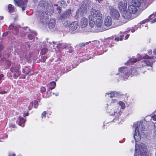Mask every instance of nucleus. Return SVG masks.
Masks as SVG:
<instances>
[{"label":"nucleus","instance_id":"e433bc0d","mask_svg":"<svg viewBox=\"0 0 156 156\" xmlns=\"http://www.w3.org/2000/svg\"><path fill=\"white\" fill-rule=\"evenodd\" d=\"M28 38L30 40H32L34 36L31 34H29L28 35Z\"/></svg>","mask_w":156,"mask_h":156},{"label":"nucleus","instance_id":"5fc2aeb1","mask_svg":"<svg viewBox=\"0 0 156 156\" xmlns=\"http://www.w3.org/2000/svg\"><path fill=\"white\" fill-rule=\"evenodd\" d=\"M73 52V50L72 49H70L69 51V53H71Z\"/></svg>","mask_w":156,"mask_h":156},{"label":"nucleus","instance_id":"6ab92c4d","mask_svg":"<svg viewBox=\"0 0 156 156\" xmlns=\"http://www.w3.org/2000/svg\"><path fill=\"white\" fill-rule=\"evenodd\" d=\"M80 25L82 27H87L88 24V21L87 18H83L80 21Z\"/></svg>","mask_w":156,"mask_h":156},{"label":"nucleus","instance_id":"864d4df0","mask_svg":"<svg viewBox=\"0 0 156 156\" xmlns=\"http://www.w3.org/2000/svg\"><path fill=\"white\" fill-rule=\"evenodd\" d=\"M96 1H98V2L100 3L101 2L103 1V0H96Z\"/></svg>","mask_w":156,"mask_h":156},{"label":"nucleus","instance_id":"0e129e2a","mask_svg":"<svg viewBox=\"0 0 156 156\" xmlns=\"http://www.w3.org/2000/svg\"><path fill=\"white\" fill-rule=\"evenodd\" d=\"M28 115V113H27L26 115V116H27Z\"/></svg>","mask_w":156,"mask_h":156},{"label":"nucleus","instance_id":"cd10ccee","mask_svg":"<svg viewBox=\"0 0 156 156\" xmlns=\"http://www.w3.org/2000/svg\"><path fill=\"white\" fill-rule=\"evenodd\" d=\"M140 28L141 27L140 25H137L136 27H135V28H132V29H130L129 30H131V32L132 33H133L136 30H137L138 28Z\"/></svg>","mask_w":156,"mask_h":156},{"label":"nucleus","instance_id":"20e7f679","mask_svg":"<svg viewBox=\"0 0 156 156\" xmlns=\"http://www.w3.org/2000/svg\"><path fill=\"white\" fill-rule=\"evenodd\" d=\"M89 19L90 26L91 27H93L95 25L94 19H102V15L99 10L92 9L89 16Z\"/></svg>","mask_w":156,"mask_h":156},{"label":"nucleus","instance_id":"39448f33","mask_svg":"<svg viewBox=\"0 0 156 156\" xmlns=\"http://www.w3.org/2000/svg\"><path fill=\"white\" fill-rule=\"evenodd\" d=\"M95 23V26L92 27L93 29L92 30L93 32H100L105 30V29L102 27L103 21L102 19H99L96 20Z\"/></svg>","mask_w":156,"mask_h":156},{"label":"nucleus","instance_id":"9d476101","mask_svg":"<svg viewBox=\"0 0 156 156\" xmlns=\"http://www.w3.org/2000/svg\"><path fill=\"white\" fill-rule=\"evenodd\" d=\"M110 14L112 17L115 19L118 20L120 16V14L118 11L112 6H110Z\"/></svg>","mask_w":156,"mask_h":156},{"label":"nucleus","instance_id":"f257e3e1","mask_svg":"<svg viewBox=\"0 0 156 156\" xmlns=\"http://www.w3.org/2000/svg\"><path fill=\"white\" fill-rule=\"evenodd\" d=\"M146 0H131L130 5L129 6L128 10L124 14V18L129 19L132 16V14L135 13L138 9L143 10L147 8L146 5Z\"/></svg>","mask_w":156,"mask_h":156},{"label":"nucleus","instance_id":"473e14b6","mask_svg":"<svg viewBox=\"0 0 156 156\" xmlns=\"http://www.w3.org/2000/svg\"><path fill=\"white\" fill-rule=\"evenodd\" d=\"M123 36H122L121 35L120 36V37H117L115 38V41H119V40L121 41L122 40V37Z\"/></svg>","mask_w":156,"mask_h":156},{"label":"nucleus","instance_id":"4d7b16f0","mask_svg":"<svg viewBox=\"0 0 156 156\" xmlns=\"http://www.w3.org/2000/svg\"><path fill=\"white\" fill-rule=\"evenodd\" d=\"M145 21H143L141 22L140 24H142L143 23H144Z\"/></svg>","mask_w":156,"mask_h":156},{"label":"nucleus","instance_id":"4c0bfd02","mask_svg":"<svg viewBox=\"0 0 156 156\" xmlns=\"http://www.w3.org/2000/svg\"><path fill=\"white\" fill-rule=\"evenodd\" d=\"M151 119H152L153 120L156 121V115L155 114L152 115L151 117Z\"/></svg>","mask_w":156,"mask_h":156},{"label":"nucleus","instance_id":"393cba45","mask_svg":"<svg viewBox=\"0 0 156 156\" xmlns=\"http://www.w3.org/2000/svg\"><path fill=\"white\" fill-rule=\"evenodd\" d=\"M60 5L63 8H65L66 6V4L64 0L60 1L58 2Z\"/></svg>","mask_w":156,"mask_h":156},{"label":"nucleus","instance_id":"ddd939ff","mask_svg":"<svg viewBox=\"0 0 156 156\" xmlns=\"http://www.w3.org/2000/svg\"><path fill=\"white\" fill-rule=\"evenodd\" d=\"M71 11L69 9H68L64 12L59 17L60 20H63L68 18L71 14Z\"/></svg>","mask_w":156,"mask_h":156},{"label":"nucleus","instance_id":"5701e85b","mask_svg":"<svg viewBox=\"0 0 156 156\" xmlns=\"http://www.w3.org/2000/svg\"><path fill=\"white\" fill-rule=\"evenodd\" d=\"M8 8L9 11L10 12L12 13L15 12L14 6L11 4H9L8 5Z\"/></svg>","mask_w":156,"mask_h":156},{"label":"nucleus","instance_id":"6e6552de","mask_svg":"<svg viewBox=\"0 0 156 156\" xmlns=\"http://www.w3.org/2000/svg\"><path fill=\"white\" fill-rule=\"evenodd\" d=\"M36 15H37V17L40 21L41 23H44L47 22L48 18L47 17V15L45 12H40L37 11L36 13Z\"/></svg>","mask_w":156,"mask_h":156},{"label":"nucleus","instance_id":"58836bf2","mask_svg":"<svg viewBox=\"0 0 156 156\" xmlns=\"http://www.w3.org/2000/svg\"><path fill=\"white\" fill-rule=\"evenodd\" d=\"M46 111L42 113L41 117H42V118H43V116H44V118L45 117V116H46Z\"/></svg>","mask_w":156,"mask_h":156},{"label":"nucleus","instance_id":"6e6d98bb","mask_svg":"<svg viewBox=\"0 0 156 156\" xmlns=\"http://www.w3.org/2000/svg\"><path fill=\"white\" fill-rule=\"evenodd\" d=\"M92 42L94 43H97L98 42V41H93Z\"/></svg>","mask_w":156,"mask_h":156},{"label":"nucleus","instance_id":"c85d7f7f","mask_svg":"<svg viewBox=\"0 0 156 156\" xmlns=\"http://www.w3.org/2000/svg\"><path fill=\"white\" fill-rule=\"evenodd\" d=\"M70 24V22L68 21H65L63 23L64 25L66 27H69Z\"/></svg>","mask_w":156,"mask_h":156},{"label":"nucleus","instance_id":"f03ea898","mask_svg":"<svg viewBox=\"0 0 156 156\" xmlns=\"http://www.w3.org/2000/svg\"><path fill=\"white\" fill-rule=\"evenodd\" d=\"M135 133L133 137L136 141H138L140 140L141 136H144L145 135L146 133L145 127L142 125L141 122H138L136 124L134 123Z\"/></svg>","mask_w":156,"mask_h":156},{"label":"nucleus","instance_id":"69168bd1","mask_svg":"<svg viewBox=\"0 0 156 156\" xmlns=\"http://www.w3.org/2000/svg\"><path fill=\"white\" fill-rule=\"evenodd\" d=\"M153 14H152L150 16V17H151V16H152Z\"/></svg>","mask_w":156,"mask_h":156},{"label":"nucleus","instance_id":"72a5a7b5","mask_svg":"<svg viewBox=\"0 0 156 156\" xmlns=\"http://www.w3.org/2000/svg\"><path fill=\"white\" fill-rule=\"evenodd\" d=\"M90 41H89V42H87L86 43H80L79 44V45L80 47H84L85 46L86 44H88L89 43H90Z\"/></svg>","mask_w":156,"mask_h":156},{"label":"nucleus","instance_id":"0eeeda50","mask_svg":"<svg viewBox=\"0 0 156 156\" xmlns=\"http://www.w3.org/2000/svg\"><path fill=\"white\" fill-rule=\"evenodd\" d=\"M127 2L126 1H120L119 2L118 4V8L122 13L123 17H124V14L126 12V10L127 8Z\"/></svg>","mask_w":156,"mask_h":156},{"label":"nucleus","instance_id":"412c9836","mask_svg":"<svg viewBox=\"0 0 156 156\" xmlns=\"http://www.w3.org/2000/svg\"><path fill=\"white\" fill-rule=\"evenodd\" d=\"M57 47L58 48H70L71 46V44H64L63 45L62 44H58Z\"/></svg>","mask_w":156,"mask_h":156},{"label":"nucleus","instance_id":"052dcab7","mask_svg":"<svg viewBox=\"0 0 156 156\" xmlns=\"http://www.w3.org/2000/svg\"><path fill=\"white\" fill-rule=\"evenodd\" d=\"M35 35H37V33L36 32H34V33H33Z\"/></svg>","mask_w":156,"mask_h":156},{"label":"nucleus","instance_id":"c9c22d12","mask_svg":"<svg viewBox=\"0 0 156 156\" xmlns=\"http://www.w3.org/2000/svg\"><path fill=\"white\" fill-rule=\"evenodd\" d=\"M117 100L115 98H112L111 99V103L112 104H114L117 102Z\"/></svg>","mask_w":156,"mask_h":156},{"label":"nucleus","instance_id":"8fccbe9b","mask_svg":"<svg viewBox=\"0 0 156 156\" xmlns=\"http://www.w3.org/2000/svg\"><path fill=\"white\" fill-rule=\"evenodd\" d=\"M129 34H127L126 37H125V40H126L129 37Z\"/></svg>","mask_w":156,"mask_h":156},{"label":"nucleus","instance_id":"c756f323","mask_svg":"<svg viewBox=\"0 0 156 156\" xmlns=\"http://www.w3.org/2000/svg\"><path fill=\"white\" fill-rule=\"evenodd\" d=\"M140 58H139L138 59H137L135 58H132L130 59V61L133 63L137 61L140 60Z\"/></svg>","mask_w":156,"mask_h":156},{"label":"nucleus","instance_id":"e2e57ef3","mask_svg":"<svg viewBox=\"0 0 156 156\" xmlns=\"http://www.w3.org/2000/svg\"><path fill=\"white\" fill-rule=\"evenodd\" d=\"M113 46V45H112V44H111L110 46H109V47H112Z\"/></svg>","mask_w":156,"mask_h":156},{"label":"nucleus","instance_id":"a18cd8bd","mask_svg":"<svg viewBox=\"0 0 156 156\" xmlns=\"http://www.w3.org/2000/svg\"><path fill=\"white\" fill-rule=\"evenodd\" d=\"M148 53L149 55H151L152 53V50H149L148 51Z\"/></svg>","mask_w":156,"mask_h":156},{"label":"nucleus","instance_id":"f3484780","mask_svg":"<svg viewBox=\"0 0 156 156\" xmlns=\"http://www.w3.org/2000/svg\"><path fill=\"white\" fill-rule=\"evenodd\" d=\"M112 23V18L110 16H107L105 20L104 24L107 27H109L111 25Z\"/></svg>","mask_w":156,"mask_h":156},{"label":"nucleus","instance_id":"c03bdc74","mask_svg":"<svg viewBox=\"0 0 156 156\" xmlns=\"http://www.w3.org/2000/svg\"><path fill=\"white\" fill-rule=\"evenodd\" d=\"M156 22V18H155L154 19V20H152L150 21V22L151 23H153Z\"/></svg>","mask_w":156,"mask_h":156},{"label":"nucleus","instance_id":"a19ab883","mask_svg":"<svg viewBox=\"0 0 156 156\" xmlns=\"http://www.w3.org/2000/svg\"><path fill=\"white\" fill-rule=\"evenodd\" d=\"M46 90V89L45 88L43 87H41V91L42 92H44Z\"/></svg>","mask_w":156,"mask_h":156},{"label":"nucleus","instance_id":"3c124183","mask_svg":"<svg viewBox=\"0 0 156 156\" xmlns=\"http://www.w3.org/2000/svg\"><path fill=\"white\" fill-rule=\"evenodd\" d=\"M3 77V75L2 74L0 75V80Z\"/></svg>","mask_w":156,"mask_h":156},{"label":"nucleus","instance_id":"a878e982","mask_svg":"<svg viewBox=\"0 0 156 156\" xmlns=\"http://www.w3.org/2000/svg\"><path fill=\"white\" fill-rule=\"evenodd\" d=\"M30 69L27 67H26L23 69L22 72L23 73H25L27 75L30 72Z\"/></svg>","mask_w":156,"mask_h":156},{"label":"nucleus","instance_id":"4be33fe9","mask_svg":"<svg viewBox=\"0 0 156 156\" xmlns=\"http://www.w3.org/2000/svg\"><path fill=\"white\" fill-rule=\"evenodd\" d=\"M56 83L54 81L50 82L48 84V87L51 90L54 89L56 86Z\"/></svg>","mask_w":156,"mask_h":156},{"label":"nucleus","instance_id":"7c9ffc66","mask_svg":"<svg viewBox=\"0 0 156 156\" xmlns=\"http://www.w3.org/2000/svg\"><path fill=\"white\" fill-rule=\"evenodd\" d=\"M154 127H155V130L153 133V136L154 138L156 139V122L154 124Z\"/></svg>","mask_w":156,"mask_h":156},{"label":"nucleus","instance_id":"9b49d317","mask_svg":"<svg viewBox=\"0 0 156 156\" xmlns=\"http://www.w3.org/2000/svg\"><path fill=\"white\" fill-rule=\"evenodd\" d=\"M112 111H114L113 113H111V115L115 116V118L114 119L115 122L117 121V122L119 123L121 122V119L119 118L120 115V111L119 109H115V110L112 109Z\"/></svg>","mask_w":156,"mask_h":156},{"label":"nucleus","instance_id":"aec40b11","mask_svg":"<svg viewBox=\"0 0 156 156\" xmlns=\"http://www.w3.org/2000/svg\"><path fill=\"white\" fill-rule=\"evenodd\" d=\"M19 122L18 124L22 127H23L24 126V123L26 120L24 119L20 116H19Z\"/></svg>","mask_w":156,"mask_h":156},{"label":"nucleus","instance_id":"423d86ee","mask_svg":"<svg viewBox=\"0 0 156 156\" xmlns=\"http://www.w3.org/2000/svg\"><path fill=\"white\" fill-rule=\"evenodd\" d=\"M154 56H149L147 55L142 56L141 58L144 59L142 61L144 63V64H143L142 65H146L147 66H150L151 67L153 63L155 62V61L154 60Z\"/></svg>","mask_w":156,"mask_h":156},{"label":"nucleus","instance_id":"1a4fd4ad","mask_svg":"<svg viewBox=\"0 0 156 156\" xmlns=\"http://www.w3.org/2000/svg\"><path fill=\"white\" fill-rule=\"evenodd\" d=\"M27 0H14L15 5L20 7L23 11L27 7Z\"/></svg>","mask_w":156,"mask_h":156},{"label":"nucleus","instance_id":"de8ad7c7","mask_svg":"<svg viewBox=\"0 0 156 156\" xmlns=\"http://www.w3.org/2000/svg\"><path fill=\"white\" fill-rule=\"evenodd\" d=\"M13 28V25H10L9 26V28L10 29H11L12 28Z\"/></svg>","mask_w":156,"mask_h":156},{"label":"nucleus","instance_id":"bf43d9fd","mask_svg":"<svg viewBox=\"0 0 156 156\" xmlns=\"http://www.w3.org/2000/svg\"><path fill=\"white\" fill-rule=\"evenodd\" d=\"M58 94H59L58 93V92H57V93H56V94H55V95H56V96H58Z\"/></svg>","mask_w":156,"mask_h":156},{"label":"nucleus","instance_id":"2f4dec72","mask_svg":"<svg viewBox=\"0 0 156 156\" xmlns=\"http://www.w3.org/2000/svg\"><path fill=\"white\" fill-rule=\"evenodd\" d=\"M34 107L35 108H37L38 104V101H35L34 102Z\"/></svg>","mask_w":156,"mask_h":156},{"label":"nucleus","instance_id":"37998d69","mask_svg":"<svg viewBox=\"0 0 156 156\" xmlns=\"http://www.w3.org/2000/svg\"><path fill=\"white\" fill-rule=\"evenodd\" d=\"M47 58V57L46 56H44L43 58V62H45Z\"/></svg>","mask_w":156,"mask_h":156},{"label":"nucleus","instance_id":"49530a36","mask_svg":"<svg viewBox=\"0 0 156 156\" xmlns=\"http://www.w3.org/2000/svg\"><path fill=\"white\" fill-rule=\"evenodd\" d=\"M8 32H5V33H4L3 34V36H6L7 35H8Z\"/></svg>","mask_w":156,"mask_h":156},{"label":"nucleus","instance_id":"4468645a","mask_svg":"<svg viewBox=\"0 0 156 156\" xmlns=\"http://www.w3.org/2000/svg\"><path fill=\"white\" fill-rule=\"evenodd\" d=\"M55 20L54 19L50 20L48 24L49 28L51 31H53L55 29Z\"/></svg>","mask_w":156,"mask_h":156},{"label":"nucleus","instance_id":"f704fd0d","mask_svg":"<svg viewBox=\"0 0 156 156\" xmlns=\"http://www.w3.org/2000/svg\"><path fill=\"white\" fill-rule=\"evenodd\" d=\"M48 51V50L46 48H44L41 51V53L42 54H44Z\"/></svg>","mask_w":156,"mask_h":156},{"label":"nucleus","instance_id":"b1692460","mask_svg":"<svg viewBox=\"0 0 156 156\" xmlns=\"http://www.w3.org/2000/svg\"><path fill=\"white\" fill-rule=\"evenodd\" d=\"M87 8L86 5L84 4H83L81 6L80 11L83 12H85Z\"/></svg>","mask_w":156,"mask_h":156},{"label":"nucleus","instance_id":"dca6fc26","mask_svg":"<svg viewBox=\"0 0 156 156\" xmlns=\"http://www.w3.org/2000/svg\"><path fill=\"white\" fill-rule=\"evenodd\" d=\"M78 27L79 25L77 22H73L71 24H70L69 30L70 31H73L76 30Z\"/></svg>","mask_w":156,"mask_h":156},{"label":"nucleus","instance_id":"13d9d810","mask_svg":"<svg viewBox=\"0 0 156 156\" xmlns=\"http://www.w3.org/2000/svg\"><path fill=\"white\" fill-rule=\"evenodd\" d=\"M54 6H58V5L57 4H54Z\"/></svg>","mask_w":156,"mask_h":156},{"label":"nucleus","instance_id":"79ce46f5","mask_svg":"<svg viewBox=\"0 0 156 156\" xmlns=\"http://www.w3.org/2000/svg\"><path fill=\"white\" fill-rule=\"evenodd\" d=\"M6 92L4 90H0V94H4L5 93H6Z\"/></svg>","mask_w":156,"mask_h":156},{"label":"nucleus","instance_id":"09e8293b","mask_svg":"<svg viewBox=\"0 0 156 156\" xmlns=\"http://www.w3.org/2000/svg\"><path fill=\"white\" fill-rule=\"evenodd\" d=\"M3 48V47L1 44H0V51H1Z\"/></svg>","mask_w":156,"mask_h":156},{"label":"nucleus","instance_id":"680f3d73","mask_svg":"<svg viewBox=\"0 0 156 156\" xmlns=\"http://www.w3.org/2000/svg\"><path fill=\"white\" fill-rule=\"evenodd\" d=\"M3 19V16L1 17V20H2V19Z\"/></svg>","mask_w":156,"mask_h":156},{"label":"nucleus","instance_id":"f8f14e48","mask_svg":"<svg viewBox=\"0 0 156 156\" xmlns=\"http://www.w3.org/2000/svg\"><path fill=\"white\" fill-rule=\"evenodd\" d=\"M140 155H143L149 153V151L147 149V146L144 144H140L139 146Z\"/></svg>","mask_w":156,"mask_h":156},{"label":"nucleus","instance_id":"ea45409f","mask_svg":"<svg viewBox=\"0 0 156 156\" xmlns=\"http://www.w3.org/2000/svg\"><path fill=\"white\" fill-rule=\"evenodd\" d=\"M56 9L58 11V12L59 13H61V8L59 6L58 7L56 8Z\"/></svg>","mask_w":156,"mask_h":156},{"label":"nucleus","instance_id":"bb28decb","mask_svg":"<svg viewBox=\"0 0 156 156\" xmlns=\"http://www.w3.org/2000/svg\"><path fill=\"white\" fill-rule=\"evenodd\" d=\"M119 105L121 106V108L122 109H124L125 107V103L122 101H119Z\"/></svg>","mask_w":156,"mask_h":156},{"label":"nucleus","instance_id":"2eb2a0df","mask_svg":"<svg viewBox=\"0 0 156 156\" xmlns=\"http://www.w3.org/2000/svg\"><path fill=\"white\" fill-rule=\"evenodd\" d=\"M118 96V94L116 92L112 91L107 92L105 95L106 97L107 98L109 97L110 98L114 97L115 98Z\"/></svg>","mask_w":156,"mask_h":156},{"label":"nucleus","instance_id":"a211bd4d","mask_svg":"<svg viewBox=\"0 0 156 156\" xmlns=\"http://www.w3.org/2000/svg\"><path fill=\"white\" fill-rule=\"evenodd\" d=\"M20 67L19 66H17L15 67H12L10 69L11 71L14 73H17V76H19L20 74Z\"/></svg>","mask_w":156,"mask_h":156},{"label":"nucleus","instance_id":"7ed1b4c3","mask_svg":"<svg viewBox=\"0 0 156 156\" xmlns=\"http://www.w3.org/2000/svg\"><path fill=\"white\" fill-rule=\"evenodd\" d=\"M119 73L121 79L124 80L127 79L130 75L132 76L136 75L137 74L136 69L132 68L131 70H128L126 67H122L119 69Z\"/></svg>","mask_w":156,"mask_h":156},{"label":"nucleus","instance_id":"603ef678","mask_svg":"<svg viewBox=\"0 0 156 156\" xmlns=\"http://www.w3.org/2000/svg\"><path fill=\"white\" fill-rule=\"evenodd\" d=\"M155 55H156V48L153 51Z\"/></svg>","mask_w":156,"mask_h":156}]
</instances>
